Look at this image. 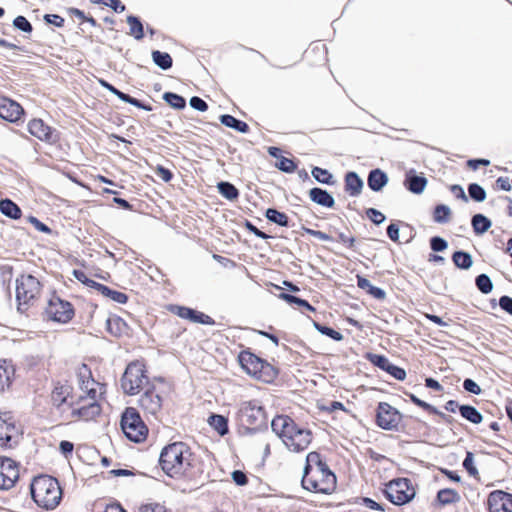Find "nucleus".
I'll return each mask as SVG.
<instances>
[{"mask_svg": "<svg viewBox=\"0 0 512 512\" xmlns=\"http://www.w3.org/2000/svg\"><path fill=\"white\" fill-rule=\"evenodd\" d=\"M15 377V367L11 361L0 360V391L7 390Z\"/></svg>", "mask_w": 512, "mask_h": 512, "instance_id": "nucleus-20", "label": "nucleus"}, {"mask_svg": "<svg viewBox=\"0 0 512 512\" xmlns=\"http://www.w3.org/2000/svg\"><path fill=\"white\" fill-rule=\"evenodd\" d=\"M314 326L316 327V329L322 333V334H325L329 337H331L332 339L336 340V341H340L343 339V336L340 332L336 331V330H333L329 327H325V326H321L317 323L314 324Z\"/></svg>", "mask_w": 512, "mask_h": 512, "instance_id": "nucleus-49", "label": "nucleus"}, {"mask_svg": "<svg viewBox=\"0 0 512 512\" xmlns=\"http://www.w3.org/2000/svg\"><path fill=\"white\" fill-rule=\"evenodd\" d=\"M451 192L456 198L462 199L465 202L468 201V197L464 191V189L459 185H453L451 186Z\"/></svg>", "mask_w": 512, "mask_h": 512, "instance_id": "nucleus-62", "label": "nucleus"}, {"mask_svg": "<svg viewBox=\"0 0 512 512\" xmlns=\"http://www.w3.org/2000/svg\"><path fill=\"white\" fill-rule=\"evenodd\" d=\"M77 378L78 390L70 402L71 415L89 421L101 413L100 399L104 394V385L93 379L86 365L78 369Z\"/></svg>", "mask_w": 512, "mask_h": 512, "instance_id": "nucleus-1", "label": "nucleus"}, {"mask_svg": "<svg viewBox=\"0 0 512 512\" xmlns=\"http://www.w3.org/2000/svg\"><path fill=\"white\" fill-rule=\"evenodd\" d=\"M41 292L39 280L30 275L23 274L16 279V299L18 301V311H23V306H27L38 298Z\"/></svg>", "mask_w": 512, "mask_h": 512, "instance_id": "nucleus-8", "label": "nucleus"}, {"mask_svg": "<svg viewBox=\"0 0 512 512\" xmlns=\"http://www.w3.org/2000/svg\"><path fill=\"white\" fill-rule=\"evenodd\" d=\"M217 187L219 192L229 200H234L238 197V190L228 182H220Z\"/></svg>", "mask_w": 512, "mask_h": 512, "instance_id": "nucleus-40", "label": "nucleus"}, {"mask_svg": "<svg viewBox=\"0 0 512 512\" xmlns=\"http://www.w3.org/2000/svg\"><path fill=\"white\" fill-rule=\"evenodd\" d=\"M23 114V109L22 107L6 98V97H3V96H0V117L7 120V121H10V122H15L17 121L20 116Z\"/></svg>", "mask_w": 512, "mask_h": 512, "instance_id": "nucleus-16", "label": "nucleus"}, {"mask_svg": "<svg viewBox=\"0 0 512 512\" xmlns=\"http://www.w3.org/2000/svg\"><path fill=\"white\" fill-rule=\"evenodd\" d=\"M127 23L129 25V34L134 36L136 39H141L143 37V26L141 22L133 16H129L127 18Z\"/></svg>", "mask_w": 512, "mask_h": 512, "instance_id": "nucleus-39", "label": "nucleus"}, {"mask_svg": "<svg viewBox=\"0 0 512 512\" xmlns=\"http://www.w3.org/2000/svg\"><path fill=\"white\" fill-rule=\"evenodd\" d=\"M302 486L308 491L324 494L332 493L336 488V476L317 452H310L306 457Z\"/></svg>", "mask_w": 512, "mask_h": 512, "instance_id": "nucleus-2", "label": "nucleus"}, {"mask_svg": "<svg viewBox=\"0 0 512 512\" xmlns=\"http://www.w3.org/2000/svg\"><path fill=\"white\" fill-rule=\"evenodd\" d=\"M147 383V376L144 365L139 362L130 363L121 379L122 389L126 394L135 395Z\"/></svg>", "mask_w": 512, "mask_h": 512, "instance_id": "nucleus-9", "label": "nucleus"}, {"mask_svg": "<svg viewBox=\"0 0 512 512\" xmlns=\"http://www.w3.org/2000/svg\"><path fill=\"white\" fill-rule=\"evenodd\" d=\"M96 290L117 303L123 304L127 301V296L124 293L111 290L102 284H97Z\"/></svg>", "mask_w": 512, "mask_h": 512, "instance_id": "nucleus-33", "label": "nucleus"}, {"mask_svg": "<svg viewBox=\"0 0 512 512\" xmlns=\"http://www.w3.org/2000/svg\"><path fill=\"white\" fill-rule=\"evenodd\" d=\"M73 276L79 282L83 283L84 285L96 289V286H97L98 283L95 282L94 280L88 278V276L86 275V273L84 271H82V270H73Z\"/></svg>", "mask_w": 512, "mask_h": 512, "instance_id": "nucleus-48", "label": "nucleus"}, {"mask_svg": "<svg viewBox=\"0 0 512 512\" xmlns=\"http://www.w3.org/2000/svg\"><path fill=\"white\" fill-rule=\"evenodd\" d=\"M312 176L321 183H331L332 175L325 169L315 167L312 170Z\"/></svg>", "mask_w": 512, "mask_h": 512, "instance_id": "nucleus-46", "label": "nucleus"}, {"mask_svg": "<svg viewBox=\"0 0 512 512\" xmlns=\"http://www.w3.org/2000/svg\"><path fill=\"white\" fill-rule=\"evenodd\" d=\"M155 172L164 182H169L172 179V173L163 166H157Z\"/></svg>", "mask_w": 512, "mask_h": 512, "instance_id": "nucleus-60", "label": "nucleus"}, {"mask_svg": "<svg viewBox=\"0 0 512 512\" xmlns=\"http://www.w3.org/2000/svg\"><path fill=\"white\" fill-rule=\"evenodd\" d=\"M152 59L154 63L159 66L161 69H169L172 66V58L166 52L153 51Z\"/></svg>", "mask_w": 512, "mask_h": 512, "instance_id": "nucleus-37", "label": "nucleus"}, {"mask_svg": "<svg viewBox=\"0 0 512 512\" xmlns=\"http://www.w3.org/2000/svg\"><path fill=\"white\" fill-rule=\"evenodd\" d=\"M281 298L290 303H295L299 306L306 307L310 311H314V308L306 301L289 294H281Z\"/></svg>", "mask_w": 512, "mask_h": 512, "instance_id": "nucleus-53", "label": "nucleus"}, {"mask_svg": "<svg viewBox=\"0 0 512 512\" xmlns=\"http://www.w3.org/2000/svg\"><path fill=\"white\" fill-rule=\"evenodd\" d=\"M468 192L470 197L477 202H483L486 199V191L476 183L469 185Z\"/></svg>", "mask_w": 512, "mask_h": 512, "instance_id": "nucleus-43", "label": "nucleus"}, {"mask_svg": "<svg viewBox=\"0 0 512 512\" xmlns=\"http://www.w3.org/2000/svg\"><path fill=\"white\" fill-rule=\"evenodd\" d=\"M388 183V176L380 169L372 170L368 176V186L373 191H380Z\"/></svg>", "mask_w": 512, "mask_h": 512, "instance_id": "nucleus-24", "label": "nucleus"}, {"mask_svg": "<svg viewBox=\"0 0 512 512\" xmlns=\"http://www.w3.org/2000/svg\"><path fill=\"white\" fill-rule=\"evenodd\" d=\"M17 434L18 429L12 418L7 415L0 416V445H7Z\"/></svg>", "mask_w": 512, "mask_h": 512, "instance_id": "nucleus-19", "label": "nucleus"}, {"mask_svg": "<svg viewBox=\"0 0 512 512\" xmlns=\"http://www.w3.org/2000/svg\"><path fill=\"white\" fill-rule=\"evenodd\" d=\"M232 479L237 485H245L247 482L246 475L239 470L232 473Z\"/></svg>", "mask_w": 512, "mask_h": 512, "instance_id": "nucleus-63", "label": "nucleus"}, {"mask_svg": "<svg viewBox=\"0 0 512 512\" xmlns=\"http://www.w3.org/2000/svg\"><path fill=\"white\" fill-rule=\"evenodd\" d=\"M271 428L284 446L291 452H301L311 443V431L301 427L288 416L280 415L275 417L271 422Z\"/></svg>", "mask_w": 512, "mask_h": 512, "instance_id": "nucleus-3", "label": "nucleus"}, {"mask_svg": "<svg viewBox=\"0 0 512 512\" xmlns=\"http://www.w3.org/2000/svg\"><path fill=\"white\" fill-rule=\"evenodd\" d=\"M266 217L270 221H272L278 225H281V226H287V224H288V217L284 213L279 212L275 209H268L266 211Z\"/></svg>", "mask_w": 512, "mask_h": 512, "instance_id": "nucleus-42", "label": "nucleus"}, {"mask_svg": "<svg viewBox=\"0 0 512 512\" xmlns=\"http://www.w3.org/2000/svg\"><path fill=\"white\" fill-rule=\"evenodd\" d=\"M121 429L125 436L136 443L146 439L148 428L135 408L128 407L122 414Z\"/></svg>", "mask_w": 512, "mask_h": 512, "instance_id": "nucleus-7", "label": "nucleus"}, {"mask_svg": "<svg viewBox=\"0 0 512 512\" xmlns=\"http://www.w3.org/2000/svg\"><path fill=\"white\" fill-rule=\"evenodd\" d=\"M46 313L55 322L67 323L72 319L74 310L69 302L54 297L49 301Z\"/></svg>", "mask_w": 512, "mask_h": 512, "instance_id": "nucleus-12", "label": "nucleus"}, {"mask_svg": "<svg viewBox=\"0 0 512 512\" xmlns=\"http://www.w3.org/2000/svg\"><path fill=\"white\" fill-rule=\"evenodd\" d=\"M209 425L221 436L228 432L227 419L222 415H212L208 419Z\"/></svg>", "mask_w": 512, "mask_h": 512, "instance_id": "nucleus-32", "label": "nucleus"}, {"mask_svg": "<svg viewBox=\"0 0 512 512\" xmlns=\"http://www.w3.org/2000/svg\"><path fill=\"white\" fill-rule=\"evenodd\" d=\"M385 494L393 504L403 505L414 497L415 492L407 479L400 478L386 485Z\"/></svg>", "mask_w": 512, "mask_h": 512, "instance_id": "nucleus-10", "label": "nucleus"}, {"mask_svg": "<svg viewBox=\"0 0 512 512\" xmlns=\"http://www.w3.org/2000/svg\"><path fill=\"white\" fill-rule=\"evenodd\" d=\"M239 413L242 421L249 425L260 426L267 420L265 410L257 400L241 403Z\"/></svg>", "mask_w": 512, "mask_h": 512, "instance_id": "nucleus-11", "label": "nucleus"}, {"mask_svg": "<svg viewBox=\"0 0 512 512\" xmlns=\"http://www.w3.org/2000/svg\"><path fill=\"white\" fill-rule=\"evenodd\" d=\"M451 209L447 205H438L434 211V221L437 223H446L449 221Z\"/></svg>", "mask_w": 512, "mask_h": 512, "instance_id": "nucleus-41", "label": "nucleus"}, {"mask_svg": "<svg viewBox=\"0 0 512 512\" xmlns=\"http://www.w3.org/2000/svg\"><path fill=\"white\" fill-rule=\"evenodd\" d=\"M490 512H512V494L494 491L488 497Z\"/></svg>", "mask_w": 512, "mask_h": 512, "instance_id": "nucleus-15", "label": "nucleus"}, {"mask_svg": "<svg viewBox=\"0 0 512 512\" xmlns=\"http://www.w3.org/2000/svg\"><path fill=\"white\" fill-rule=\"evenodd\" d=\"M19 478L17 463L11 458L0 457V489L12 488Z\"/></svg>", "mask_w": 512, "mask_h": 512, "instance_id": "nucleus-13", "label": "nucleus"}, {"mask_svg": "<svg viewBox=\"0 0 512 512\" xmlns=\"http://www.w3.org/2000/svg\"><path fill=\"white\" fill-rule=\"evenodd\" d=\"M372 362L381 369L387 371L397 380H404L406 377V372L404 369L391 364L389 360L384 356L375 355L372 358Z\"/></svg>", "mask_w": 512, "mask_h": 512, "instance_id": "nucleus-21", "label": "nucleus"}, {"mask_svg": "<svg viewBox=\"0 0 512 512\" xmlns=\"http://www.w3.org/2000/svg\"><path fill=\"white\" fill-rule=\"evenodd\" d=\"M92 3H103L111 7L115 12H123L125 6L119 0H90Z\"/></svg>", "mask_w": 512, "mask_h": 512, "instance_id": "nucleus-52", "label": "nucleus"}, {"mask_svg": "<svg viewBox=\"0 0 512 512\" xmlns=\"http://www.w3.org/2000/svg\"><path fill=\"white\" fill-rule=\"evenodd\" d=\"M220 120L223 125L239 132L246 133L248 131V125L245 122L239 121L231 115H222Z\"/></svg>", "mask_w": 512, "mask_h": 512, "instance_id": "nucleus-35", "label": "nucleus"}, {"mask_svg": "<svg viewBox=\"0 0 512 512\" xmlns=\"http://www.w3.org/2000/svg\"><path fill=\"white\" fill-rule=\"evenodd\" d=\"M463 466L468 471V473L472 476L478 474V470L474 463V455L471 452H467L466 458L463 461Z\"/></svg>", "mask_w": 512, "mask_h": 512, "instance_id": "nucleus-50", "label": "nucleus"}, {"mask_svg": "<svg viewBox=\"0 0 512 512\" xmlns=\"http://www.w3.org/2000/svg\"><path fill=\"white\" fill-rule=\"evenodd\" d=\"M31 495L34 502L46 510L55 509L62 498L58 481L51 476L35 477L31 483Z\"/></svg>", "mask_w": 512, "mask_h": 512, "instance_id": "nucleus-5", "label": "nucleus"}, {"mask_svg": "<svg viewBox=\"0 0 512 512\" xmlns=\"http://www.w3.org/2000/svg\"><path fill=\"white\" fill-rule=\"evenodd\" d=\"M14 26L24 32H30L32 30L31 24L23 16H18L14 19Z\"/></svg>", "mask_w": 512, "mask_h": 512, "instance_id": "nucleus-54", "label": "nucleus"}, {"mask_svg": "<svg viewBox=\"0 0 512 512\" xmlns=\"http://www.w3.org/2000/svg\"><path fill=\"white\" fill-rule=\"evenodd\" d=\"M175 313L179 315L181 318L190 319L193 322H200L204 323V314H198L196 311L186 308V307H175L174 309ZM206 318H208L206 316Z\"/></svg>", "mask_w": 512, "mask_h": 512, "instance_id": "nucleus-34", "label": "nucleus"}, {"mask_svg": "<svg viewBox=\"0 0 512 512\" xmlns=\"http://www.w3.org/2000/svg\"><path fill=\"white\" fill-rule=\"evenodd\" d=\"M357 284L358 287L364 290H367V292L372 295L374 298L377 299H384L386 296V293L381 288L373 286L370 281L364 277L357 276Z\"/></svg>", "mask_w": 512, "mask_h": 512, "instance_id": "nucleus-28", "label": "nucleus"}, {"mask_svg": "<svg viewBox=\"0 0 512 512\" xmlns=\"http://www.w3.org/2000/svg\"><path fill=\"white\" fill-rule=\"evenodd\" d=\"M367 215L375 224H381L385 220V215L374 208H370Z\"/></svg>", "mask_w": 512, "mask_h": 512, "instance_id": "nucleus-56", "label": "nucleus"}, {"mask_svg": "<svg viewBox=\"0 0 512 512\" xmlns=\"http://www.w3.org/2000/svg\"><path fill=\"white\" fill-rule=\"evenodd\" d=\"M239 363L247 374L260 381L270 383L277 376V371L272 365L248 351L240 353Z\"/></svg>", "mask_w": 512, "mask_h": 512, "instance_id": "nucleus-6", "label": "nucleus"}, {"mask_svg": "<svg viewBox=\"0 0 512 512\" xmlns=\"http://www.w3.org/2000/svg\"><path fill=\"white\" fill-rule=\"evenodd\" d=\"M28 221L40 232L50 233V229L44 223L40 222L37 218L30 216Z\"/></svg>", "mask_w": 512, "mask_h": 512, "instance_id": "nucleus-59", "label": "nucleus"}, {"mask_svg": "<svg viewBox=\"0 0 512 512\" xmlns=\"http://www.w3.org/2000/svg\"><path fill=\"white\" fill-rule=\"evenodd\" d=\"M431 248L434 251H443L447 248V242L440 237H434L431 240Z\"/></svg>", "mask_w": 512, "mask_h": 512, "instance_id": "nucleus-57", "label": "nucleus"}, {"mask_svg": "<svg viewBox=\"0 0 512 512\" xmlns=\"http://www.w3.org/2000/svg\"><path fill=\"white\" fill-rule=\"evenodd\" d=\"M500 307L512 315V298L503 296L499 300Z\"/></svg>", "mask_w": 512, "mask_h": 512, "instance_id": "nucleus-61", "label": "nucleus"}, {"mask_svg": "<svg viewBox=\"0 0 512 512\" xmlns=\"http://www.w3.org/2000/svg\"><path fill=\"white\" fill-rule=\"evenodd\" d=\"M139 512H167L164 504L161 503H148L139 508Z\"/></svg>", "mask_w": 512, "mask_h": 512, "instance_id": "nucleus-51", "label": "nucleus"}, {"mask_svg": "<svg viewBox=\"0 0 512 512\" xmlns=\"http://www.w3.org/2000/svg\"><path fill=\"white\" fill-rule=\"evenodd\" d=\"M275 166L281 171L291 173L296 169L294 162L288 158L280 157L276 162Z\"/></svg>", "mask_w": 512, "mask_h": 512, "instance_id": "nucleus-47", "label": "nucleus"}, {"mask_svg": "<svg viewBox=\"0 0 512 512\" xmlns=\"http://www.w3.org/2000/svg\"><path fill=\"white\" fill-rule=\"evenodd\" d=\"M29 132L40 140L52 142L55 140L52 129L41 119H33L28 123Z\"/></svg>", "mask_w": 512, "mask_h": 512, "instance_id": "nucleus-18", "label": "nucleus"}, {"mask_svg": "<svg viewBox=\"0 0 512 512\" xmlns=\"http://www.w3.org/2000/svg\"><path fill=\"white\" fill-rule=\"evenodd\" d=\"M497 186L503 191H510L512 189V185L510 183V179L507 177H500L496 181Z\"/></svg>", "mask_w": 512, "mask_h": 512, "instance_id": "nucleus-64", "label": "nucleus"}, {"mask_svg": "<svg viewBox=\"0 0 512 512\" xmlns=\"http://www.w3.org/2000/svg\"><path fill=\"white\" fill-rule=\"evenodd\" d=\"M0 211L2 214L12 219H18L21 216L20 208L9 199L0 201Z\"/></svg>", "mask_w": 512, "mask_h": 512, "instance_id": "nucleus-29", "label": "nucleus"}, {"mask_svg": "<svg viewBox=\"0 0 512 512\" xmlns=\"http://www.w3.org/2000/svg\"><path fill=\"white\" fill-rule=\"evenodd\" d=\"M164 99L166 102L173 108L181 109L185 107V100L183 97L174 94V93H166L164 95Z\"/></svg>", "mask_w": 512, "mask_h": 512, "instance_id": "nucleus-45", "label": "nucleus"}, {"mask_svg": "<svg viewBox=\"0 0 512 512\" xmlns=\"http://www.w3.org/2000/svg\"><path fill=\"white\" fill-rule=\"evenodd\" d=\"M453 262L461 269H469L473 264L471 255L460 251L453 254Z\"/></svg>", "mask_w": 512, "mask_h": 512, "instance_id": "nucleus-38", "label": "nucleus"}, {"mask_svg": "<svg viewBox=\"0 0 512 512\" xmlns=\"http://www.w3.org/2000/svg\"><path fill=\"white\" fill-rule=\"evenodd\" d=\"M309 195L311 200L319 205L329 208L334 205L333 197L325 190L320 188H313L310 190Z\"/></svg>", "mask_w": 512, "mask_h": 512, "instance_id": "nucleus-26", "label": "nucleus"}, {"mask_svg": "<svg viewBox=\"0 0 512 512\" xmlns=\"http://www.w3.org/2000/svg\"><path fill=\"white\" fill-rule=\"evenodd\" d=\"M159 462L167 476L179 478L190 469L192 453L185 443L175 442L162 449Z\"/></svg>", "mask_w": 512, "mask_h": 512, "instance_id": "nucleus-4", "label": "nucleus"}, {"mask_svg": "<svg viewBox=\"0 0 512 512\" xmlns=\"http://www.w3.org/2000/svg\"><path fill=\"white\" fill-rule=\"evenodd\" d=\"M476 285L485 294L491 292L493 288L490 278L485 274H481L476 278Z\"/></svg>", "mask_w": 512, "mask_h": 512, "instance_id": "nucleus-44", "label": "nucleus"}, {"mask_svg": "<svg viewBox=\"0 0 512 512\" xmlns=\"http://www.w3.org/2000/svg\"><path fill=\"white\" fill-rule=\"evenodd\" d=\"M72 389L69 385H57L52 391L53 403L57 406L67 404L74 400L75 395H71Z\"/></svg>", "mask_w": 512, "mask_h": 512, "instance_id": "nucleus-23", "label": "nucleus"}, {"mask_svg": "<svg viewBox=\"0 0 512 512\" xmlns=\"http://www.w3.org/2000/svg\"><path fill=\"white\" fill-rule=\"evenodd\" d=\"M491 221L482 214H476L472 218V226L476 234H483L491 227Z\"/></svg>", "mask_w": 512, "mask_h": 512, "instance_id": "nucleus-31", "label": "nucleus"}, {"mask_svg": "<svg viewBox=\"0 0 512 512\" xmlns=\"http://www.w3.org/2000/svg\"><path fill=\"white\" fill-rule=\"evenodd\" d=\"M463 387L466 391L473 393L475 395H479L481 393L480 386L472 379H466L463 382Z\"/></svg>", "mask_w": 512, "mask_h": 512, "instance_id": "nucleus-55", "label": "nucleus"}, {"mask_svg": "<svg viewBox=\"0 0 512 512\" xmlns=\"http://www.w3.org/2000/svg\"><path fill=\"white\" fill-rule=\"evenodd\" d=\"M107 330L114 336H122L128 332L127 324L117 316H111L106 322Z\"/></svg>", "mask_w": 512, "mask_h": 512, "instance_id": "nucleus-25", "label": "nucleus"}, {"mask_svg": "<svg viewBox=\"0 0 512 512\" xmlns=\"http://www.w3.org/2000/svg\"><path fill=\"white\" fill-rule=\"evenodd\" d=\"M190 105L192 108L198 110V111H206L208 106L206 104L205 101H203L201 98L199 97H192L190 99Z\"/></svg>", "mask_w": 512, "mask_h": 512, "instance_id": "nucleus-58", "label": "nucleus"}, {"mask_svg": "<svg viewBox=\"0 0 512 512\" xmlns=\"http://www.w3.org/2000/svg\"><path fill=\"white\" fill-rule=\"evenodd\" d=\"M437 498L443 505L458 502L460 495L454 489H442L438 492Z\"/></svg>", "mask_w": 512, "mask_h": 512, "instance_id": "nucleus-36", "label": "nucleus"}, {"mask_svg": "<svg viewBox=\"0 0 512 512\" xmlns=\"http://www.w3.org/2000/svg\"><path fill=\"white\" fill-rule=\"evenodd\" d=\"M459 411L463 418L472 422L473 424H479L483 420L481 413L472 406L462 405L459 407Z\"/></svg>", "mask_w": 512, "mask_h": 512, "instance_id": "nucleus-30", "label": "nucleus"}, {"mask_svg": "<svg viewBox=\"0 0 512 512\" xmlns=\"http://www.w3.org/2000/svg\"><path fill=\"white\" fill-rule=\"evenodd\" d=\"M139 403L143 410L155 415L162 407V398L155 389H149L141 396Z\"/></svg>", "mask_w": 512, "mask_h": 512, "instance_id": "nucleus-17", "label": "nucleus"}, {"mask_svg": "<svg viewBox=\"0 0 512 512\" xmlns=\"http://www.w3.org/2000/svg\"><path fill=\"white\" fill-rule=\"evenodd\" d=\"M346 190L350 195H358L363 187L362 179L354 172H349L345 178Z\"/></svg>", "mask_w": 512, "mask_h": 512, "instance_id": "nucleus-27", "label": "nucleus"}, {"mask_svg": "<svg viewBox=\"0 0 512 512\" xmlns=\"http://www.w3.org/2000/svg\"><path fill=\"white\" fill-rule=\"evenodd\" d=\"M401 421V414L388 403H379L377 409V424L385 430L396 428Z\"/></svg>", "mask_w": 512, "mask_h": 512, "instance_id": "nucleus-14", "label": "nucleus"}, {"mask_svg": "<svg viewBox=\"0 0 512 512\" xmlns=\"http://www.w3.org/2000/svg\"><path fill=\"white\" fill-rule=\"evenodd\" d=\"M404 185L410 192L421 194L427 186V179L424 176L416 175L413 170H410L406 173Z\"/></svg>", "mask_w": 512, "mask_h": 512, "instance_id": "nucleus-22", "label": "nucleus"}]
</instances>
